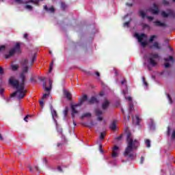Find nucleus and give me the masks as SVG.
<instances>
[{
    "mask_svg": "<svg viewBox=\"0 0 175 175\" xmlns=\"http://www.w3.org/2000/svg\"><path fill=\"white\" fill-rule=\"evenodd\" d=\"M22 66V73L20 75V80H17L16 77H11L9 79V83L16 88V92H14L12 96H15L16 99H23L25 96V92L27 91L24 88L25 86V75L24 73H28V70L29 67L28 66V60L23 59L21 62Z\"/></svg>",
    "mask_w": 175,
    "mask_h": 175,
    "instance_id": "nucleus-1",
    "label": "nucleus"
},
{
    "mask_svg": "<svg viewBox=\"0 0 175 175\" xmlns=\"http://www.w3.org/2000/svg\"><path fill=\"white\" fill-rule=\"evenodd\" d=\"M139 146V142L136 139H133L131 134L127 135V147L124 151V154H130L137 148Z\"/></svg>",
    "mask_w": 175,
    "mask_h": 175,
    "instance_id": "nucleus-2",
    "label": "nucleus"
},
{
    "mask_svg": "<svg viewBox=\"0 0 175 175\" xmlns=\"http://www.w3.org/2000/svg\"><path fill=\"white\" fill-rule=\"evenodd\" d=\"M147 59L152 66H157L158 65V59H159V55L157 53H151L148 57Z\"/></svg>",
    "mask_w": 175,
    "mask_h": 175,
    "instance_id": "nucleus-3",
    "label": "nucleus"
},
{
    "mask_svg": "<svg viewBox=\"0 0 175 175\" xmlns=\"http://www.w3.org/2000/svg\"><path fill=\"white\" fill-rule=\"evenodd\" d=\"M16 53H21L20 50V43L17 42L15 45V46L12 49H11L9 52L5 55V58L6 59L11 58V57H13Z\"/></svg>",
    "mask_w": 175,
    "mask_h": 175,
    "instance_id": "nucleus-4",
    "label": "nucleus"
},
{
    "mask_svg": "<svg viewBox=\"0 0 175 175\" xmlns=\"http://www.w3.org/2000/svg\"><path fill=\"white\" fill-rule=\"evenodd\" d=\"M134 36L138 40V42L141 43L142 47H146V46H147V36L146 34H139L135 33Z\"/></svg>",
    "mask_w": 175,
    "mask_h": 175,
    "instance_id": "nucleus-5",
    "label": "nucleus"
},
{
    "mask_svg": "<svg viewBox=\"0 0 175 175\" xmlns=\"http://www.w3.org/2000/svg\"><path fill=\"white\" fill-rule=\"evenodd\" d=\"M162 17L164 18H167V17H171L172 18H174L175 17V12L172 10H167V12L165 11H162L161 12Z\"/></svg>",
    "mask_w": 175,
    "mask_h": 175,
    "instance_id": "nucleus-6",
    "label": "nucleus"
},
{
    "mask_svg": "<svg viewBox=\"0 0 175 175\" xmlns=\"http://www.w3.org/2000/svg\"><path fill=\"white\" fill-rule=\"evenodd\" d=\"M43 89L44 91H46V92H50L51 91V87H53V80L49 79V87H47L46 85V81L43 82Z\"/></svg>",
    "mask_w": 175,
    "mask_h": 175,
    "instance_id": "nucleus-7",
    "label": "nucleus"
},
{
    "mask_svg": "<svg viewBox=\"0 0 175 175\" xmlns=\"http://www.w3.org/2000/svg\"><path fill=\"white\" fill-rule=\"evenodd\" d=\"M127 100H129L130 103H129V112L132 113L133 110H135V108L133 107V103L132 102V97L128 96L125 98Z\"/></svg>",
    "mask_w": 175,
    "mask_h": 175,
    "instance_id": "nucleus-8",
    "label": "nucleus"
},
{
    "mask_svg": "<svg viewBox=\"0 0 175 175\" xmlns=\"http://www.w3.org/2000/svg\"><path fill=\"white\" fill-rule=\"evenodd\" d=\"M79 104L75 105H72L71 107L72 109V118H73V120L75 119V116H76V114H79V111L77 110V107H79Z\"/></svg>",
    "mask_w": 175,
    "mask_h": 175,
    "instance_id": "nucleus-9",
    "label": "nucleus"
},
{
    "mask_svg": "<svg viewBox=\"0 0 175 175\" xmlns=\"http://www.w3.org/2000/svg\"><path fill=\"white\" fill-rule=\"evenodd\" d=\"M150 12L152 14H158L159 10H158V5L156 4L153 5V7L150 8Z\"/></svg>",
    "mask_w": 175,
    "mask_h": 175,
    "instance_id": "nucleus-10",
    "label": "nucleus"
},
{
    "mask_svg": "<svg viewBox=\"0 0 175 175\" xmlns=\"http://www.w3.org/2000/svg\"><path fill=\"white\" fill-rule=\"evenodd\" d=\"M44 9L48 13H54V12H55V9L53 6L49 8L47 5H44Z\"/></svg>",
    "mask_w": 175,
    "mask_h": 175,
    "instance_id": "nucleus-11",
    "label": "nucleus"
},
{
    "mask_svg": "<svg viewBox=\"0 0 175 175\" xmlns=\"http://www.w3.org/2000/svg\"><path fill=\"white\" fill-rule=\"evenodd\" d=\"M151 49H155L156 50H161L162 47L161 44L158 42H153L152 45L150 46Z\"/></svg>",
    "mask_w": 175,
    "mask_h": 175,
    "instance_id": "nucleus-12",
    "label": "nucleus"
},
{
    "mask_svg": "<svg viewBox=\"0 0 175 175\" xmlns=\"http://www.w3.org/2000/svg\"><path fill=\"white\" fill-rule=\"evenodd\" d=\"M50 109L51 111V114H52L53 118H57V111H55L54 109H53L52 105H50Z\"/></svg>",
    "mask_w": 175,
    "mask_h": 175,
    "instance_id": "nucleus-13",
    "label": "nucleus"
},
{
    "mask_svg": "<svg viewBox=\"0 0 175 175\" xmlns=\"http://www.w3.org/2000/svg\"><path fill=\"white\" fill-rule=\"evenodd\" d=\"M109 105H110V102H109L107 100H105L102 105L103 109L106 110V109L109 107Z\"/></svg>",
    "mask_w": 175,
    "mask_h": 175,
    "instance_id": "nucleus-14",
    "label": "nucleus"
},
{
    "mask_svg": "<svg viewBox=\"0 0 175 175\" xmlns=\"http://www.w3.org/2000/svg\"><path fill=\"white\" fill-rule=\"evenodd\" d=\"M10 68L11 70H13V72H16V70H18V68H20V66H18V64H12Z\"/></svg>",
    "mask_w": 175,
    "mask_h": 175,
    "instance_id": "nucleus-15",
    "label": "nucleus"
},
{
    "mask_svg": "<svg viewBox=\"0 0 175 175\" xmlns=\"http://www.w3.org/2000/svg\"><path fill=\"white\" fill-rule=\"evenodd\" d=\"M154 25L156 27H165L166 24L165 23H162L159 21H154Z\"/></svg>",
    "mask_w": 175,
    "mask_h": 175,
    "instance_id": "nucleus-16",
    "label": "nucleus"
},
{
    "mask_svg": "<svg viewBox=\"0 0 175 175\" xmlns=\"http://www.w3.org/2000/svg\"><path fill=\"white\" fill-rule=\"evenodd\" d=\"M125 158H127L128 161H132L135 158V154H124Z\"/></svg>",
    "mask_w": 175,
    "mask_h": 175,
    "instance_id": "nucleus-17",
    "label": "nucleus"
},
{
    "mask_svg": "<svg viewBox=\"0 0 175 175\" xmlns=\"http://www.w3.org/2000/svg\"><path fill=\"white\" fill-rule=\"evenodd\" d=\"M64 94L66 98H67V99L68 100L72 99V94H70V92H69L67 90H64Z\"/></svg>",
    "mask_w": 175,
    "mask_h": 175,
    "instance_id": "nucleus-18",
    "label": "nucleus"
},
{
    "mask_svg": "<svg viewBox=\"0 0 175 175\" xmlns=\"http://www.w3.org/2000/svg\"><path fill=\"white\" fill-rule=\"evenodd\" d=\"M91 113L88 112L85 113H83L81 116V120H84V118H91Z\"/></svg>",
    "mask_w": 175,
    "mask_h": 175,
    "instance_id": "nucleus-19",
    "label": "nucleus"
},
{
    "mask_svg": "<svg viewBox=\"0 0 175 175\" xmlns=\"http://www.w3.org/2000/svg\"><path fill=\"white\" fill-rule=\"evenodd\" d=\"M110 129H111V131H116V129H117V122L113 121L111 125H110Z\"/></svg>",
    "mask_w": 175,
    "mask_h": 175,
    "instance_id": "nucleus-20",
    "label": "nucleus"
},
{
    "mask_svg": "<svg viewBox=\"0 0 175 175\" xmlns=\"http://www.w3.org/2000/svg\"><path fill=\"white\" fill-rule=\"evenodd\" d=\"M85 100H87V95H84L79 101V103L78 104V106H80L81 105H83V103H84V102H85Z\"/></svg>",
    "mask_w": 175,
    "mask_h": 175,
    "instance_id": "nucleus-21",
    "label": "nucleus"
},
{
    "mask_svg": "<svg viewBox=\"0 0 175 175\" xmlns=\"http://www.w3.org/2000/svg\"><path fill=\"white\" fill-rule=\"evenodd\" d=\"M112 154H117L118 152H120V148L117 146H115L113 148H112Z\"/></svg>",
    "mask_w": 175,
    "mask_h": 175,
    "instance_id": "nucleus-22",
    "label": "nucleus"
},
{
    "mask_svg": "<svg viewBox=\"0 0 175 175\" xmlns=\"http://www.w3.org/2000/svg\"><path fill=\"white\" fill-rule=\"evenodd\" d=\"M15 2L16 3H19V4H21V3H29V0H15Z\"/></svg>",
    "mask_w": 175,
    "mask_h": 175,
    "instance_id": "nucleus-23",
    "label": "nucleus"
},
{
    "mask_svg": "<svg viewBox=\"0 0 175 175\" xmlns=\"http://www.w3.org/2000/svg\"><path fill=\"white\" fill-rule=\"evenodd\" d=\"M98 101L96 100V98L95 97H92L89 100L88 103L89 105H93V103H96Z\"/></svg>",
    "mask_w": 175,
    "mask_h": 175,
    "instance_id": "nucleus-24",
    "label": "nucleus"
},
{
    "mask_svg": "<svg viewBox=\"0 0 175 175\" xmlns=\"http://www.w3.org/2000/svg\"><path fill=\"white\" fill-rule=\"evenodd\" d=\"M164 60L165 62H171L172 64L174 62V59H173L172 56H169L168 57L165 58Z\"/></svg>",
    "mask_w": 175,
    "mask_h": 175,
    "instance_id": "nucleus-25",
    "label": "nucleus"
},
{
    "mask_svg": "<svg viewBox=\"0 0 175 175\" xmlns=\"http://www.w3.org/2000/svg\"><path fill=\"white\" fill-rule=\"evenodd\" d=\"M144 142L147 148H150L151 147V140L146 139Z\"/></svg>",
    "mask_w": 175,
    "mask_h": 175,
    "instance_id": "nucleus-26",
    "label": "nucleus"
},
{
    "mask_svg": "<svg viewBox=\"0 0 175 175\" xmlns=\"http://www.w3.org/2000/svg\"><path fill=\"white\" fill-rule=\"evenodd\" d=\"M155 39H158V36L157 35L151 36L150 38H149L150 43H152L153 40H155Z\"/></svg>",
    "mask_w": 175,
    "mask_h": 175,
    "instance_id": "nucleus-27",
    "label": "nucleus"
},
{
    "mask_svg": "<svg viewBox=\"0 0 175 175\" xmlns=\"http://www.w3.org/2000/svg\"><path fill=\"white\" fill-rule=\"evenodd\" d=\"M95 125H96V123L90 122V123L88 125V128H89L90 129H91V128H94V126H95Z\"/></svg>",
    "mask_w": 175,
    "mask_h": 175,
    "instance_id": "nucleus-28",
    "label": "nucleus"
},
{
    "mask_svg": "<svg viewBox=\"0 0 175 175\" xmlns=\"http://www.w3.org/2000/svg\"><path fill=\"white\" fill-rule=\"evenodd\" d=\"M139 14L142 16V18H144L146 17V13L143 12V10H139Z\"/></svg>",
    "mask_w": 175,
    "mask_h": 175,
    "instance_id": "nucleus-29",
    "label": "nucleus"
},
{
    "mask_svg": "<svg viewBox=\"0 0 175 175\" xmlns=\"http://www.w3.org/2000/svg\"><path fill=\"white\" fill-rule=\"evenodd\" d=\"M5 50H6V46H5V45L0 46V51L1 52H3V51H5Z\"/></svg>",
    "mask_w": 175,
    "mask_h": 175,
    "instance_id": "nucleus-30",
    "label": "nucleus"
},
{
    "mask_svg": "<svg viewBox=\"0 0 175 175\" xmlns=\"http://www.w3.org/2000/svg\"><path fill=\"white\" fill-rule=\"evenodd\" d=\"M41 1L43 0H29V2H31V3H39V2H40Z\"/></svg>",
    "mask_w": 175,
    "mask_h": 175,
    "instance_id": "nucleus-31",
    "label": "nucleus"
},
{
    "mask_svg": "<svg viewBox=\"0 0 175 175\" xmlns=\"http://www.w3.org/2000/svg\"><path fill=\"white\" fill-rule=\"evenodd\" d=\"M25 8L27 9L28 10H32L33 9L32 5H27L25 6Z\"/></svg>",
    "mask_w": 175,
    "mask_h": 175,
    "instance_id": "nucleus-32",
    "label": "nucleus"
},
{
    "mask_svg": "<svg viewBox=\"0 0 175 175\" xmlns=\"http://www.w3.org/2000/svg\"><path fill=\"white\" fill-rule=\"evenodd\" d=\"M100 140H103L105 139V133H101L100 135Z\"/></svg>",
    "mask_w": 175,
    "mask_h": 175,
    "instance_id": "nucleus-33",
    "label": "nucleus"
},
{
    "mask_svg": "<svg viewBox=\"0 0 175 175\" xmlns=\"http://www.w3.org/2000/svg\"><path fill=\"white\" fill-rule=\"evenodd\" d=\"M135 120H136V124L139 125V121L140 120V119L139 118V116L137 115L135 116Z\"/></svg>",
    "mask_w": 175,
    "mask_h": 175,
    "instance_id": "nucleus-34",
    "label": "nucleus"
},
{
    "mask_svg": "<svg viewBox=\"0 0 175 175\" xmlns=\"http://www.w3.org/2000/svg\"><path fill=\"white\" fill-rule=\"evenodd\" d=\"M99 151L101 154H103V152H105L103 149H102V144H100L99 146Z\"/></svg>",
    "mask_w": 175,
    "mask_h": 175,
    "instance_id": "nucleus-35",
    "label": "nucleus"
},
{
    "mask_svg": "<svg viewBox=\"0 0 175 175\" xmlns=\"http://www.w3.org/2000/svg\"><path fill=\"white\" fill-rule=\"evenodd\" d=\"M35 59H36V55H34L32 58L31 60V66H32V64H33V62H35Z\"/></svg>",
    "mask_w": 175,
    "mask_h": 175,
    "instance_id": "nucleus-36",
    "label": "nucleus"
},
{
    "mask_svg": "<svg viewBox=\"0 0 175 175\" xmlns=\"http://www.w3.org/2000/svg\"><path fill=\"white\" fill-rule=\"evenodd\" d=\"M146 18H148L149 21H152V20H154V17L152 16H146Z\"/></svg>",
    "mask_w": 175,
    "mask_h": 175,
    "instance_id": "nucleus-37",
    "label": "nucleus"
},
{
    "mask_svg": "<svg viewBox=\"0 0 175 175\" xmlns=\"http://www.w3.org/2000/svg\"><path fill=\"white\" fill-rule=\"evenodd\" d=\"M40 105L41 107H44V102H43V100H40Z\"/></svg>",
    "mask_w": 175,
    "mask_h": 175,
    "instance_id": "nucleus-38",
    "label": "nucleus"
},
{
    "mask_svg": "<svg viewBox=\"0 0 175 175\" xmlns=\"http://www.w3.org/2000/svg\"><path fill=\"white\" fill-rule=\"evenodd\" d=\"M53 63H51L50 64V68H49V72H51V71L53 70Z\"/></svg>",
    "mask_w": 175,
    "mask_h": 175,
    "instance_id": "nucleus-39",
    "label": "nucleus"
},
{
    "mask_svg": "<svg viewBox=\"0 0 175 175\" xmlns=\"http://www.w3.org/2000/svg\"><path fill=\"white\" fill-rule=\"evenodd\" d=\"M144 162V157H141V160H140V163H141V164H143Z\"/></svg>",
    "mask_w": 175,
    "mask_h": 175,
    "instance_id": "nucleus-40",
    "label": "nucleus"
},
{
    "mask_svg": "<svg viewBox=\"0 0 175 175\" xmlns=\"http://www.w3.org/2000/svg\"><path fill=\"white\" fill-rule=\"evenodd\" d=\"M172 139H175V131H174L172 133Z\"/></svg>",
    "mask_w": 175,
    "mask_h": 175,
    "instance_id": "nucleus-41",
    "label": "nucleus"
},
{
    "mask_svg": "<svg viewBox=\"0 0 175 175\" xmlns=\"http://www.w3.org/2000/svg\"><path fill=\"white\" fill-rule=\"evenodd\" d=\"M96 114H97V116H99V115L102 114V111H100V110H97V111H96Z\"/></svg>",
    "mask_w": 175,
    "mask_h": 175,
    "instance_id": "nucleus-42",
    "label": "nucleus"
},
{
    "mask_svg": "<svg viewBox=\"0 0 175 175\" xmlns=\"http://www.w3.org/2000/svg\"><path fill=\"white\" fill-rule=\"evenodd\" d=\"M50 95V94H44L43 96H42V99H44L46 96H49Z\"/></svg>",
    "mask_w": 175,
    "mask_h": 175,
    "instance_id": "nucleus-43",
    "label": "nucleus"
},
{
    "mask_svg": "<svg viewBox=\"0 0 175 175\" xmlns=\"http://www.w3.org/2000/svg\"><path fill=\"white\" fill-rule=\"evenodd\" d=\"M28 168L29 169L30 172H33V169L32 168V166H31L30 165H28Z\"/></svg>",
    "mask_w": 175,
    "mask_h": 175,
    "instance_id": "nucleus-44",
    "label": "nucleus"
},
{
    "mask_svg": "<svg viewBox=\"0 0 175 175\" xmlns=\"http://www.w3.org/2000/svg\"><path fill=\"white\" fill-rule=\"evenodd\" d=\"M167 98L169 99L170 103H173V101H172V98H170V96L168 94Z\"/></svg>",
    "mask_w": 175,
    "mask_h": 175,
    "instance_id": "nucleus-45",
    "label": "nucleus"
},
{
    "mask_svg": "<svg viewBox=\"0 0 175 175\" xmlns=\"http://www.w3.org/2000/svg\"><path fill=\"white\" fill-rule=\"evenodd\" d=\"M116 140H121L122 139V135H120L119 137H116Z\"/></svg>",
    "mask_w": 175,
    "mask_h": 175,
    "instance_id": "nucleus-46",
    "label": "nucleus"
},
{
    "mask_svg": "<svg viewBox=\"0 0 175 175\" xmlns=\"http://www.w3.org/2000/svg\"><path fill=\"white\" fill-rule=\"evenodd\" d=\"M124 27H129V22H126L124 23Z\"/></svg>",
    "mask_w": 175,
    "mask_h": 175,
    "instance_id": "nucleus-47",
    "label": "nucleus"
},
{
    "mask_svg": "<svg viewBox=\"0 0 175 175\" xmlns=\"http://www.w3.org/2000/svg\"><path fill=\"white\" fill-rule=\"evenodd\" d=\"M122 92H123L124 95H125L126 94H127V93H128V88H126V90H123Z\"/></svg>",
    "mask_w": 175,
    "mask_h": 175,
    "instance_id": "nucleus-48",
    "label": "nucleus"
},
{
    "mask_svg": "<svg viewBox=\"0 0 175 175\" xmlns=\"http://www.w3.org/2000/svg\"><path fill=\"white\" fill-rule=\"evenodd\" d=\"M143 83H144V85H145L146 87H147V86L148 85V84L147 83V82H146V81L144 80V78H143Z\"/></svg>",
    "mask_w": 175,
    "mask_h": 175,
    "instance_id": "nucleus-49",
    "label": "nucleus"
},
{
    "mask_svg": "<svg viewBox=\"0 0 175 175\" xmlns=\"http://www.w3.org/2000/svg\"><path fill=\"white\" fill-rule=\"evenodd\" d=\"M0 75H3V68L2 67H0Z\"/></svg>",
    "mask_w": 175,
    "mask_h": 175,
    "instance_id": "nucleus-50",
    "label": "nucleus"
},
{
    "mask_svg": "<svg viewBox=\"0 0 175 175\" xmlns=\"http://www.w3.org/2000/svg\"><path fill=\"white\" fill-rule=\"evenodd\" d=\"M163 5H169V2L165 0L163 1Z\"/></svg>",
    "mask_w": 175,
    "mask_h": 175,
    "instance_id": "nucleus-51",
    "label": "nucleus"
},
{
    "mask_svg": "<svg viewBox=\"0 0 175 175\" xmlns=\"http://www.w3.org/2000/svg\"><path fill=\"white\" fill-rule=\"evenodd\" d=\"M64 114L65 117H66V116L68 115V109L64 110Z\"/></svg>",
    "mask_w": 175,
    "mask_h": 175,
    "instance_id": "nucleus-52",
    "label": "nucleus"
},
{
    "mask_svg": "<svg viewBox=\"0 0 175 175\" xmlns=\"http://www.w3.org/2000/svg\"><path fill=\"white\" fill-rule=\"evenodd\" d=\"M28 117H31L30 115H27L25 118H24V120L26 122H28V120H27V118H28Z\"/></svg>",
    "mask_w": 175,
    "mask_h": 175,
    "instance_id": "nucleus-53",
    "label": "nucleus"
},
{
    "mask_svg": "<svg viewBox=\"0 0 175 175\" xmlns=\"http://www.w3.org/2000/svg\"><path fill=\"white\" fill-rule=\"evenodd\" d=\"M165 68H170V64L169 63L165 64Z\"/></svg>",
    "mask_w": 175,
    "mask_h": 175,
    "instance_id": "nucleus-54",
    "label": "nucleus"
},
{
    "mask_svg": "<svg viewBox=\"0 0 175 175\" xmlns=\"http://www.w3.org/2000/svg\"><path fill=\"white\" fill-rule=\"evenodd\" d=\"M118 157V154H112V158H117Z\"/></svg>",
    "mask_w": 175,
    "mask_h": 175,
    "instance_id": "nucleus-55",
    "label": "nucleus"
},
{
    "mask_svg": "<svg viewBox=\"0 0 175 175\" xmlns=\"http://www.w3.org/2000/svg\"><path fill=\"white\" fill-rule=\"evenodd\" d=\"M4 91L3 88H0V94H3Z\"/></svg>",
    "mask_w": 175,
    "mask_h": 175,
    "instance_id": "nucleus-56",
    "label": "nucleus"
},
{
    "mask_svg": "<svg viewBox=\"0 0 175 175\" xmlns=\"http://www.w3.org/2000/svg\"><path fill=\"white\" fill-rule=\"evenodd\" d=\"M34 169L37 171L39 172V167L36 165L34 166Z\"/></svg>",
    "mask_w": 175,
    "mask_h": 175,
    "instance_id": "nucleus-57",
    "label": "nucleus"
},
{
    "mask_svg": "<svg viewBox=\"0 0 175 175\" xmlns=\"http://www.w3.org/2000/svg\"><path fill=\"white\" fill-rule=\"evenodd\" d=\"M98 121H102V120H103V118H102L101 116H99L98 118Z\"/></svg>",
    "mask_w": 175,
    "mask_h": 175,
    "instance_id": "nucleus-58",
    "label": "nucleus"
},
{
    "mask_svg": "<svg viewBox=\"0 0 175 175\" xmlns=\"http://www.w3.org/2000/svg\"><path fill=\"white\" fill-rule=\"evenodd\" d=\"M170 133V127H167V135Z\"/></svg>",
    "mask_w": 175,
    "mask_h": 175,
    "instance_id": "nucleus-59",
    "label": "nucleus"
},
{
    "mask_svg": "<svg viewBox=\"0 0 175 175\" xmlns=\"http://www.w3.org/2000/svg\"><path fill=\"white\" fill-rule=\"evenodd\" d=\"M57 170H58L59 172H62V168H61V167H57Z\"/></svg>",
    "mask_w": 175,
    "mask_h": 175,
    "instance_id": "nucleus-60",
    "label": "nucleus"
},
{
    "mask_svg": "<svg viewBox=\"0 0 175 175\" xmlns=\"http://www.w3.org/2000/svg\"><path fill=\"white\" fill-rule=\"evenodd\" d=\"M0 140L3 141V137L0 134Z\"/></svg>",
    "mask_w": 175,
    "mask_h": 175,
    "instance_id": "nucleus-61",
    "label": "nucleus"
},
{
    "mask_svg": "<svg viewBox=\"0 0 175 175\" xmlns=\"http://www.w3.org/2000/svg\"><path fill=\"white\" fill-rule=\"evenodd\" d=\"M40 80L41 81H44V80H46V78H45V77H44V78H40Z\"/></svg>",
    "mask_w": 175,
    "mask_h": 175,
    "instance_id": "nucleus-62",
    "label": "nucleus"
},
{
    "mask_svg": "<svg viewBox=\"0 0 175 175\" xmlns=\"http://www.w3.org/2000/svg\"><path fill=\"white\" fill-rule=\"evenodd\" d=\"M61 146H62V144L61 143L57 144V147H61Z\"/></svg>",
    "mask_w": 175,
    "mask_h": 175,
    "instance_id": "nucleus-63",
    "label": "nucleus"
},
{
    "mask_svg": "<svg viewBox=\"0 0 175 175\" xmlns=\"http://www.w3.org/2000/svg\"><path fill=\"white\" fill-rule=\"evenodd\" d=\"M96 75L98 76V77H99L100 75H99V72H96Z\"/></svg>",
    "mask_w": 175,
    "mask_h": 175,
    "instance_id": "nucleus-64",
    "label": "nucleus"
}]
</instances>
